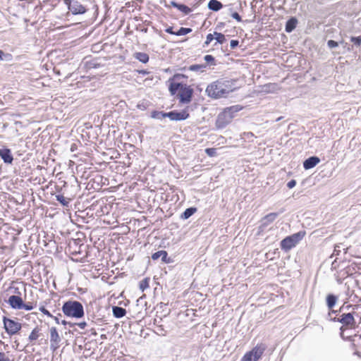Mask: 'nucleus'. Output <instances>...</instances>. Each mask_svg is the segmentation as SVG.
<instances>
[{
    "label": "nucleus",
    "instance_id": "49530a36",
    "mask_svg": "<svg viewBox=\"0 0 361 361\" xmlns=\"http://www.w3.org/2000/svg\"><path fill=\"white\" fill-rule=\"evenodd\" d=\"M171 5L177 8L179 4L176 3V1H171Z\"/></svg>",
    "mask_w": 361,
    "mask_h": 361
},
{
    "label": "nucleus",
    "instance_id": "3c124183",
    "mask_svg": "<svg viewBox=\"0 0 361 361\" xmlns=\"http://www.w3.org/2000/svg\"><path fill=\"white\" fill-rule=\"evenodd\" d=\"M3 55H4V51L0 50V59H2Z\"/></svg>",
    "mask_w": 361,
    "mask_h": 361
},
{
    "label": "nucleus",
    "instance_id": "9b49d317",
    "mask_svg": "<svg viewBox=\"0 0 361 361\" xmlns=\"http://www.w3.org/2000/svg\"><path fill=\"white\" fill-rule=\"evenodd\" d=\"M61 341L60 336L56 327L50 329V346L51 348L56 350L59 347V343Z\"/></svg>",
    "mask_w": 361,
    "mask_h": 361
},
{
    "label": "nucleus",
    "instance_id": "a878e982",
    "mask_svg": "<svg viewBox=\"0 0 361 361\" xmlns=\"http://www.w3.org/2000/svg\"><path fill=\"white\" fill-rule=\"evenodd\" d=\"M214 39H216V43L221 44H224L226 41L225 35L217 32H214Z\"/></svg>",
    "mask_w": 361,
    "mask_h": 361
},
{
    "label": "nucleus",
    "instance_id": "4d7b16f0",
    "mask_svg": "<svg viewBox=\"0 0 361 361\" xmlns=\"http://www.w3.org/2000/svg\"><path fill=\"white\" fill-rule=\"evenodd\" d=\"M281 118H282V117H279V118H278L276 119V121H281Z\"/></svg>",
    "mask_w": 361,
    "mask_h": 361
},
{
    "label": "nucleus",
    "instance_id": "1a4fd4ad",
    "mask_svg": "<svg viewBox=\"0 0 361 361\" xmlns=\"http://www.w3.org/2000/svg\"><path fill=\"white\" fill-rule=\"evenodd\" d=\"M193 89L185 84L183 85L178 93L179 101L183 104H188L192 99Z\"/></svg>",
    "mask_w": 361,
    "mask_h": 361
},
{
    "label": "nucleus",
    "instance_id": "9d476101",
    "mask_svg": "<svg viewBox=\"0 0 361 361\" xmlns=\"http://www.w3.org/2000/svg\"><path fill=\"white\" fill-rule=\"evenodd\" d=\"M68 9L74 14H82L86 12L85 8L78 1L72 0L68 4Z\"/></svg>",
    "mask_w": 361,
    "mask_h": 361
},
{
    "label": "nucleus",
    "instance_id": "a18cd8bd",
    "mask_svg": "<svg viewBox=\"0 0 361 361\" xmlns=\"http://www.w3.org/2000/svg\"><path fill=\"white\" fill-rule=\"evenodd\" d=\"M78 326L81 329H84L85 326H87V323L83 322L78 324Z\"/></svg>",
    "mask_w": 361,
    "mask_h": 361
},
{
    "label": "nucleus",
    "instance_id": "09e8293b",
    "mask_svg": "<svg viewBox=\"0 0 361 361\" xmlns=\"http://www.w3.org/2000/svg\"><path fill=\"white\" fill-rule=\"evenodd\" d=\"M274 86H275L274 85H273V84H270V85H269L268 86H267V88H269V90H265L264 91H266V92H270V91H271V90H269V88H270V87H273V88H274Z\"/></svg>",
    "mask_w": 361,
    "mask_h": 361
},
{
    "label": "nucleus",
    "instance_id": "aec40b11",
    "mask_svg": "<svg viewBox=\"0 0 361 361\" xmlns=\"http://www.w3.org/2000/svg\"><path fill=\"white\" fill-rule=\"evenodd\" d=\"M167 252L165 250H160L157 252H154L152 255V259L154 260L158 259L159 257H161V260L164 262H166Z\"/></svg>",
    "mask_w": 361,
    "mask_h": 361
},
{
    "label": "nucleus",
    "instance_id": "b1692460",
    "mask_svg": "<svg viewBox=\"0 0 361 361\" xmlns=\"http://www.w3.org/2000/svg\"><path fill=\"white\" fill-rule=\"evenodd\" d=\"M39 331H40V329L37 326L35 327L32 331V332L30 333V334L28 337V339L30 342H33L34 341L37 340L39 337V336H40Z\"/></svg>",
    "mask_w": 361,
    "mask_h": 361
},
{
    "label": "nucleus",
    "instance_id": "f03ea898",
    "mask_svg": "<svg viewBox=\"0 0 361 361\" xmlns=\"http://www.w3.org/2000/svg\"><path fill=\"white\" fill-rule=\"evenodd\" d=\"M62 311L66 316L75 318H81L84 315L83 307L78 301L69 300L66 302L63 305Z\"/></svg>",
    "mask_w": 361,
    "mask_h": 361
},
{
    "label": "nucleus",
    "instance_id": "ea45409f",
    "mask_svg": "<svg viewBox=\"0 0 361 361\" xmlns=\"http://www.w3.org/2000/svg\"><path fill=\"white\" fill-rule=\"evenodd\" d=\"M239 42L238 40H231L230 42V47L231 49H235L238 46Z\"/></svg>",
    "mask_w": 361,
    "mask_h": 361
},
{
    "label": "nucleus",
    "instance_id": "39448f33",
    "mask_svg": "<svg viewBox=\"0 0 361 361\" xmlns=\"http://www.w3.org/2000/svg\"><path fill=\"white\" fill-rule=\"evenodd\" d=\"M3 322L4 328L10 336L16 334L22 328L20 323L6 317H4Z\"/></svg>",
    "mask_w": 361,
    "mask_h": 361
},
{
    "label": "nucleus",
    "instance_id": "e433bc0d",
    "mask_svg": "<svg viewBox=\"0 0 361 361\" xmlns=\"http://www.w3.org/2000/svg\"><path fill=\"white\" fill-rule=\"evenodd\" d=\"M327 45L329 48L333 49L338 46V43L334 40L330 39L327 42Z\"/></svg>",
    "mask_w": 361,
    "mask_h": 361
},
{
    "label": "nucleus",
    "instance_id": "ddd939ff",
    "mask_svg": "<svg viewBox=\"0 0 361 361\" xmlns=\"http://www.w3.org/2000/svg\"><path fill=\"white\" fill-rule=\"evenodd\" d=\"M8 303L13 309L21 310V307H23V300L18 295H11L8 298Z\"/></svg>",
    "mask_w": 361,
    "mask_h": 361
},
{
    "label": "nucleus",
    "instance_id": "864d4df0",
    "mask_svg": "<svg viewBox=\"0 0 361 361\" xmlns=\"http://www.w3.org/2000/svg\"><path fill=\"white\" fill-rule=\"evenodd\" d=\"M60 323H61L63 325L66 324V322L65 320L61 321Z\"/></svg>",
    "mask_w": 361,
    "mask_h": 361
},
{
    "label": "nucleus",
    "instance_id": "4c0bfd02",
    "mask_svg": "<svg viewBox=\"0 0 361 361\" xmlns=\"http://www.w3.org/2000/svg\"><path fill=\"white\" fill-rule=\"evenodd\" d=\"M33 309V306L30 302L28 303H23V307H21V310H32Z\"/></svg>",
    "mask_w": 361,
    "mask_h": 361
},
{
    "label": "nucleus",
    "instance_id": "5701e85b",
    "mask_svg": "<svg viewBox=\"0 0 361 361\" xmlns=\"http://www.w3.org/2000/svg\"><path fill=\"white\" fill-rule=\"evenodd\" d=\"M151 117L152 118L161 120L164 118L168 117V113H164L163 111H154L151 114Z\"/></svg>",
    "mask_w": 361,
    "mask_h": 361
},
{
    "label": "nucleus",
    "instance_id": "c756f323",
    "mask_svg": "<svg viewBox=\"0 0 361 361\" xmlns=\"http://www.w3.org/2000/svg\"><path fill=\"white\" fill-rule=\"evenodd\" d=\"M206 68L205 65H192L189 67V70L192 71H203L204 69Z\"/></svg>",
    "mask_w": 361,
    "mask_h": 361
},
{
    "label": "nucleus",
    "instance_id": "393cba45",
    "mask_svg": "<svg viewBox=\"0 0 361 361\" xmlns=\"http://www.w3.org/2000/svg\"><path fill=\"white\" fill-rule=\"evenodd\" d=\"M56 199L59 201L63 206L68 207L70 203V199L65 197L63 195H56Z\"/></svg>",
    "mask_w": 361,
    "mask_h": 361
},
{
    "label": "nucleus",
    "instance_id": "2eb2a0df",
    "mask_svg": "<svg viewBox=\"0 0 361 361\" xmlns=\"http://www.w3.org/2000/svg\"><path fill=\"white\" fill-rule=\"evenodd\" d=\"M319 161L320 159L317 157H310L304 161L303 166L305 169H310L314 167Z\"/></svg>",
    "mask_w": 361,
    "mask_h": 361
},
{
    "label": "nucleus",
    "instance_id": "72a5a7b5",
    "mask_svg": "<svg viewBox=\"0 0 361 361\" xmlns=\"http://www.w3.org/2000/svg\"><path fill=\"white\" fill-rule=\"evenodd\" d=\"M205 153L209 157H214L216 154V149L215 148H207Z\"/></svg>",
    "mask_w": 361,
    "mask_h": 361
},
{
    "label": "nucleus",
    "instance_id": "4468645a",
    "mask_svg": "<svg viewBox=\"0 0 361 361\" xmlns=\"http://www.w3.org/2000/svg\"><path fill=\"white\" fill-rule=\"evenodd\" d=\"M0 157L6 164H11L13 160L11 150L7 148L0 149Z\"/></svg>",
    "mask_w": 361,
    "mask_h": 361
},
{
    "label": "nucleus",
    "instance_id": "7c9ffc66",
    "mask_svg": "<svg viewBox=\"0 0 361 361\" xmlns=\"http://www.w3.org/2000/svg\"><path fill=\"white\" fill-rule=\"evenodd\" d=\"M177 8L185 15L190 13L192 11L191 8H190L188 6L180 4H179Z\"/></svg>",
    "mask_w": 361,
    "mask_h": 361
},
{
    "label": "nucleus",
    "instance_id": "cd10ccee",
    "mask_svg": "<svg viewBox=\"0 0 361 361\" xmlns=\"http://www.w3.org/2000/svg\"><path fill=\"white\" fill-rule=\"evenodd\" d=\"M192 32L191 28H187V27H180L176 32V35L177 36H182L185 35L190 32Z\"/></svg>",
    "mask_w": 361,
    "mask_h": 361
},
{
    "label": "nucleus",
    "instance_id": "423d86ee",
    "mask_svg": "<svg viewBox=\"0 0 361 361\" xmlns=\"http://www.w3.org/2000/svg\"><path fill=\"white\" fill-rule=\"evenodd\" d=\"M265 347L263 345H257L252 350L246 353L240 361H257L264 353Z\"/></svg>",
    "mask_w": 361,
    "mask_h": 361
},
{
    "label": "nucleus",
    "instance_id": "20e7f679",
    "mask_svg": "<svg viewBox=\"0 0 361 361\" xmlns=\"http://www.w3.org/2000/svg\"><path fill=\"white\" fill-rule=\"evenodd\" d=\"M238 106H231L226 109L222 113L219 114L216 119V126L219 128H224L228 123H229L233 117V114L238 111Z\"/></svg>",
    "mask_w": 361,
    "mask_h": 361
},
{
    "label": "nucleus",
    "instance_id": "7ed1b4c3",
    "mask_svg": "<svg viewBox=\"0 0 361 361\" xmlns=\"http://www.w3.org/2000/svg\"><path fill=\"white\" fill-rule=\"evenodd\" d=\"M305 234V231H299L291 235L287 236L281 241V248L286 252L290 250L302 240Z\"/></svg>",
    "mask_w": 361,
    "mask_h": 361
},
{
    "label": "nucleus",
    "instance_id": "bb28decb",
    "mask_svg": "<svg viewBox=\"0 0 361 361\" xmlns=\"http://www.w3.org/2000/svg\"><path fill=\"white\" fill-rule=\"evenodd\" d=\"M277 216H278L277 213H270L264 216V221L266 223H271V222L274 221L276 219Z\"/></svg>",
    "mask_w": 361,
    "mask_h": 361
},
{
    "label": "nucleus",
    "instance_id": "79ce46f5",
    "mask_svg": "<svg viewBox=\"0 0 361 361\" xmlns=\"http://www.w3.org/2000/svg\"><path fill=\"white\" fill-rule=\"evenodd\" d=\"M231 16L238 22L242 20L240 16L236 12L233 13Z\"/></svg>",
    "mask_w": 361,
    "mask_h": 361
},
{
    "label": "nucleus",
    "instance_id": "f704fd0d",
    "mask_svg": "<svg viewBox=\"0 0 361 361\" xmlns=\"http://www.w3.org/2000/svg\"><path fill=\"white\" fill-rule=\"evenodd\" d=\"M350 41L357 46L361 45V37H351Z\"/></svg>",
    "mask_w": 361,
    "mask_h": 361
},
{
    "label": "nucleus",
    "instance_id": "f3484780",
    "mask_svg": "<svg viewBox=\"0 0 361 361\" xmlns=\"http://www.w3.org/2000/svg\"><path fill=\"white\" fill-rule=\"evenodd\" d=\"M113 314L116 318H121L126 314V310L123 307L114 306L112 308Z\"/></svg>",
    "mask_w": 361,
    "mask_h": 361
},
{
    "label": "nucleus",
    "instance_id": "f257e3e1",
    "mask_svg": "<svg viewBox=\"0 0 361 361\" xmlns=\"http://www.w3.org/2000/svg\"><path fill=\"white\" fill-rule=\"evenodd\" d=\"M234 87L233 82L229 80H219L209 85L206 89L207 95L210 97L217 99L226 97L228 93L233 92Z\"/></svg>",
    "mask_w": 361,
    "mask_h": 361
},
{
    "label": "nucleus",
    "instance_id": "37998d69",
    "mask_svg": "<svg viewBox=\"0 0 361 361\" xmlns=\"http://www.w3.org/2000/svg\"><path fill=\"white\" fill-rule=\"evenodd\" d=\"M296 185V181L295 180H290L288 183H287V187L288 188H293Z\"/></svg>",
    "mask_w": 361,
    "mask_h": 361
},
{
    "label": "nucleus",
    "instance_id": "4be33fe9",
    "mask_svg": "<svg viewBox=\"0 0 361 361\" xmlns=\"http://www.w3.org/2000/svg\"><path fill=\"white\" fill-rule=\"evenodd\" d=\"M135 58L142 63H147L149 61V56L143 52H137L134 55Z\"/></svg>",
    "mask_w": 361,
    "mask_h": 361
},
{
    "label": "nucleus",
    "instance_id": "0eeeda50",
    "mask_svg": "<svg viewBox=\"0 0 361 361\" xmlns=\"http://www.w3.org/2000/svg\"><path fill=\"white\" fill-rule=\"evenodd\" d=\"M356 313L355 312L343 313L339 317H335L333 319L334 322H338L346 327L353 328L355 326V319L354 315Z\"/></svg>",
    "mask_w": 361,
    "mask_h": 361
},
{
    "label": "nucleus",
    "instance_id": "c9c22d12",
    "mask_svg": "<svg viewBox=\"0 0 361 361\" xmlns=\"http://www.w3.org/2000/svg\"><path fill=\"white\" fill-rule=\"evenodd\" d=\"M204 59L207 63L214 64V58L212 55L204 56Z\"/></svg>",
    "mask_w": 361,
    "mask_h": 361
},
{
    "label": "nucleus",
    "instance_id": "dca6fc26",
    "mask_svg": "<svg viewBox=\"0 0 361 361\" xmlns=\"http://www.w3.org/2000/svg\"><path fill=\"white\" fill-rule=\"evenodd\" d=\"M338 301V297L333 294H329L326 298V305L329 309H332Z\"/></svg>",
    "mask_w": 361,
    "mask_h": 361
},
{
    "label": "nucleus",
    "instance_id": "de8ad7c7",
    "mask_svg": "<svg viewBox=\"0 0 361 361\" xmlns=\"http://www.w3.org/2000/svg\"><path fill=\"white\" fill-rule=\"evenodd\" d=\"M137 108L141 109V110L145 109V106L142 104H137Z\"/></svg>",
    "mask_w": 361,
    "mask_h": 361
},
{
    "label": "nucleus",
    "instance_id": "5fc2aeb1",
    "mask_svg": "<svg viewBox=\"0 0 361 361\" xmlns=\"http://www.w3.org/2000/svg\"><path fill=\"white\" fill-rule=\"evenodd\" d=\"M343 309H344V307L343 306V307H341L339 311L341 312Z\"/></svg>",
    "mask_w": 361,
    "mask_h": 361
},
{
    "label": "nucleus",
    "instance_id": "6e6d98bb",
    "mask_svg": "<svg viewBox=\"0 0 361 361\" xmlns=\"http://www.w3.org/2000/svg\"><path fill=\"white\" fill-rule=\"evenodd\" d=\"M337 312V311H335V310H332L331 313H334V314H336Z\"/></svg>",
    "mask_w": 361,
    "mask_h": 361
},
{
    "label": "nucleus",
    "instance_id": "a19ab883",
    "mask_svg": "<svg viewBox=\"0 0 361 361\" xmlns=\"http://www.w3.org/2000/svg\"><path fill=\"white\" fill-rule=\"evenodd\" d=\"M40 311L45 315H47L49 317H52L53 315L44 307L40 308Z\"/></svg>",
    "mask_w": 361,
    "mask_h": 361
},
{
    "label": "nucleus",
    "instance_id": "473e14b6",
    "mask_svg": "<svg viewBox=\"0 0 361 361\" xmlns=\"http://www.w3.org/2000/svg\"><path fill=\"white\" fill-rule=\"evenodd\" d=\"M214 39V34H208L206 37V41L204 42V47H207L209 44V43Z\"/></svg>",
    "mask_w": 361,
    "mask_h": 361
},
{
    "label": "nucleus",
    "instance_id": "412c9836",
    "mask_svg": "<svg viewBox=\"0 0 361 361\" xmlns=\"http://www.w3.org/2000/svg\"><path fill=\"white\" fill-rule=\"evenodd\" d=\"M197 211L196 207H189L186 209L184 212L180 215V218L182 219H189L192 215H193Z\"/></svg>",
    "mask_w": 361,
    "mask_h": 361
},
{
    "label": "nucleus",
    "instance_id": "6ab92c4d",
    "mask_svg": "<svg viewBox=\"0 0 361 361\" xmlns=\"http://www.w3.org/2000/svg\"><path fill=\"white\" fill-rule=\"evenodd\" d=\"M298 20L295 18L289 19L286 24V31L287 32H291L296 27Z\"/></svg>",
    "mask_w": 361,
    "mask_h": 361
},
{
    "label": "nucleus",
    "instance_id": "c03bdc74",
    "mask_svg": "<svg viewBox=\"0 0 361 361\" xmlns=\"http://www.w3.org/2000/svg\"><path fill=\"white\" fill-rule=\"evenodd\" d=\"M165 31L167 32V33H169V34H171V35H176V32H173V27H167Z\"/></svg>",
    "mask_w": 361,
    "mask_h": 361
},
{
    "label": "nucleus",
    "instance_id": "6e6552de",
    "mask_svg": "<svg viewBox=\"0 0 361 361\" xmlns=\"http://www.w3.org/2000/svg\"><path fill=\"white\" fill-rule=\"evenodd\" d=\"M186 78L185 75L183 74H175L172 78L169 79L171 81L169 85V92L171 95L176 94L178 90H180L184 84L182 83L181 80L183 78Z\"/></svg>",
    "mask_w": 361,
    "mask_h": 361
},
{
    "label": "nucleus",
    "instance_id": "8fccbe9b",
    "mask_svg": "<svg viewBox=\"0 0 361 361\" xmlns=\"http://www.w3.org/2000/svg\"><path fill=\"white\" fill-rule=\"evenodd\" d=\"M51 318H53L57 324H60L59 319L57 317L53 316Z\"/></svg>",
    "mask_w": 361,
    "mask_h": 361
},
{
    "label": "nucleus",
    "instance_id": "2f4dec72",
    "mask_svg": "<svg viewBox=\"0 0 361 361\" xmlns=\"http://www.w3.org/2000/svg\"><path fill=\"white\" fill-rule=\"evenodd\" d=\"M149 288V279H145L140 282V289L144 291L145 289Z\"/></svg>",
    "mask_w": 361,
    "mask_h": 361
},
{
    "label": "nucleus",
    "instance_id": "603ef678",
    "mask_svg": "<svg viewBox=\"0 0 361 361\" xmlns=\"http://www.w3.org/2000/svg\"><path fill=\"white\" fill-rule=\"evenodd\" d=\"M346 308H347L348 310H349L350 308H353V309L354 310V309H355V307H353L352 305H348V306L346 307Z\"/></svg>",
    "mask_w": 361,
    "mask_h": 361
},
{
    "label": "nucleus",
    "instance_id": "f8f14e48",
    "mask_svg": "<svg viewBox=\"0 0 361 361\" xmlns=\"http://www.w3.org/2000/svg\"><path fill=\"white\" fill-rule=\"evenodd\" d=\"M188 116L189 114L186 111H183L180 112H168V118H169L171 121H182L188 118Z\"/></svg>",
    "mask_w": 361,
    "mask_h": 361
},
{
    "label": "nucleus",
    "instance_id": "58836bf2",
    "mask_svg": "<svg viewBox=\"0 0 361 361\" xmlns=\"http://www.w3.org/2000/svg\"><path fill=\"white\" fill-rule=\"evenodd\" d=\"M0 361H13L11 360L4 353L0 352Z\"/></svg>",
    "mask_w": 361,
    "mask_h": 361
},
{
    "label": "nucleus",
    "instance_id": "13d9d810",
    "mask_svg": "<svg viewBox=\"0 0 361 361\" xmlns=\"http://www.w3.org/2000/svg\"><path fill=\"white\" fill-rule=\"evenodd\" d=\"M16 293H18V294H20V292L18 291H15Z\"/></svg>",
    "mask_w": 361,
    "mask_h": 361
},
{
    "label": "nucleus",
    "instance_id": "c85d7f7f",
    "mask_svg": "<svg viewBox=\"0 0 361 361\" xmlns=\"http://www.w3.org/2000/svg\"><path fill=\"white\" fill-rule=\"evenodd\" d=\"M341 249L344 251L345 253H346V250L348 248L345 247L343 244H340L335 246L333 255H338L339 253L341 252Z\"/></svg>",
    "mask_w": 361,
    "mask_h": 361
},
{
    "label": "nucleus",
    "instance_id": "a211bd4d",
    "mask_svg": "<svg viewBox=\"0 0 361 361\" xmlns=\"http://www.w3.org/2000/svg\"><path fill=\"white\" fill-rule=\"evenodd\" d=\"M223 7L222 4L217 0H210L208 3V8L214 11H218Z\"/></svg>",
    "mask_w": 361,
    "mask_h": 361
}]
</instances>
